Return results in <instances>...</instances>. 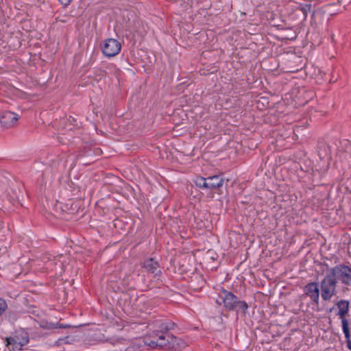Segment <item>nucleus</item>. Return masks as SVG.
<instances>
[{
	"instance_id": "obj_14",
	"label": "nucleus",
	"mask_w": 351,
	"mask_h": 351,
	"mask_svg": "<svg viewBox=\"0 0 351 351\" xmlns=\"http://www.w3.org/2000/svg\"><path fill=\"white\" fill-rule=\"evenodd\" d=\"M342 330L346 339L347 347L350 350H351V336L350 333L349 326H347L346 324L344 323V326L343 327H342Z\"/></svg>"
},
{
	"instance_id": "obj_8",
	"label": "nucleus",
	"mask_w": 351,
	"mask_h": 351,
	"mask_svg": "<svg viewBox=\"0 0 351 351\" xmlns=\"http://www.w3.org/2000/svg\"><path fill=\"white\" fill-rule=\"evenodd\" d=\"M336 306L339 310L337 315L339 316L341 319L342 327L344 326V323L346 326H348V322L346 319V315L348 313L350 302L348 300H341L336 303Z\"/></svg>"
},
{
	"instance_id": "obj_18",
	"label": "nucleus",
	"mask_w": 351,
	"mask_h": 351,
	"mask_svg": "<svg viewBox=\"0 0 351 351\" xmlns=\"http://www.w3.org/2000/svg\"><path fill=\"white\" fill-rule=\"evenodd\" d=\"M67 121L72 125H77L76 119L71 116H69V117L67 118Z\"/></svg>"
},
{
	"instance_id": "obj_9",
	"label": "nucleus",
	"mask_w": 351,
	"mask_h": 351,
	"mask_svg": "<svg viewBox=\"0 0 351 351\" xmlns=\"http://www.w3.org/2000/svg\"><path fill=\"white\" fill-rule=\"evenodd\" d=\"M143 267L147 271L153 274L154 276H158L161 274L159 264L154 258H151L145 261Z\"/></svg>"
},
{
	"instance_id": "obj_15",
	"label": "nucleus",
	"mask_w": 351,
	"mask_h": 351,
	"mask_svg": "<svg viewBox=\"0 0 351 351\" xmlns=\"http://www.w3.org/2000/svg\"><path fill=\"white\" fill-rule=\"evenodd\" d=\"M195 183L197 186L202 188V189H207L208 184H207V178H203V177H197L195 180Z\"/></svg>"
},
{
	"instance_id": "obj_13",
	"label": "nucleus",
	"mask_w": 351,
	"mask_h": 351,
	"mask_svg": "<svg viewBox=\"0 0 351 351\" xmlns=\"http://www.w3.org/2000/svg\"><path fill=\"white\" fill-rule=\"evenodd\" d=\"M144 343L145 345L148 346L149 347L152 348H158V342L156 340V334L154 333L153 336L151 337H147L144 339Z\"/></svg>"
},
{
	"instance_id": "obj_20",
	"label": "nucleus",
	"mask_w": 351,
	"mask_h": 351,
	"mask_svg": "<svg viewBox=\"0 0 351 351\" xmlns=\"http://www.w3.org/2000/svg\"><path fill=\"white\" fill-rule=\"evenodd\" d=\"M59 327H60V328H66V326H63V325H60V326H59Z\"/></svg>"
},
{
	"instance_id": "obj_12",
	"label": "nucleus",
	"mask_w": 351,
	"mask_h": 351,
	"mask_svg": "<svg viewBox=\"0 0 351 351\" xmlns=\"http://www.w3.org/2000/svg\"><path fill=\"white\" fill-rule=\"evenodd\" d=\"M175 326V324L171 322H161L158 326L159 330L158 332L165 334L169 330H172Z\"/></svg>"
},
{
	"instance_id": "obj_2",
	"label": "nucleus",
	"mask_w": 351,
	"mask_h": 351,
	"mask_svg": "<svg viewBox=\"0 0 351 351\" xmlns=\"http://www.w3.org/2000/svg\"><path fill=\"white\" fill-rule=\"evenodd\" d=\"M337 281L327 271L319 283L320 294L323 300L328 301L337 293Z\"/></svg>"
},
{
	"instance_id": "obj_5",
	"label": "nucleus",
	"mask_w": 351,
	"mask_h": 351,
	"mask_svg": "<svg viewBox=\"0 0 351 351\" xmlns=\"http://www.w3.org/2000/svg\"><path fill=\"white\" fill-rule=\"evenodd\" d=\"M304 294L309 297L312 302L317 306L319 302V284L316 282H311L304 287Z\"/></svg>"
},
{
	"instance_id": "obj_1",
	"label": "nucleus",
	"mask_w": 351,
	"mask_h": 351,
	"mask_svg": "<svg viewBox=\"0 0 351 351\" xmlns=\"http://www.w3.org/2000/svg\"><path fill=\"white\" fill-rule=\"evenodd\" d=\"M221 302L223 308L228 311H235L237 314L239 313L245 316L247 310L249 308L248 304L244 300H240L237 296L234 295L232 292L223 289L220 295Z\"/></svg>"
},
{
	"instance_id": "obj_17",
	"label": "nucleus",
	"mask_w": 351,
	"mask_h": 351,
	"mask_svg": "<svg viewBox=\"0 0 351 351\" xmlns=\"http://www.w3.org/2000/svg\"><path fill=\"white\" fill-rule=\"evenodd\" d=\"M8 309V304L6 301L0 298V317Z\"/></svg>"
},
{
	"instance_id": "obj_4",
	"label": "nucleus",
	"mask_w": 351,
	"mask_h": 351,
	"mask_svg": "<svg viewBox=\"0 0 351 351\" xmlns=\"http://www.w3.org/2000/svg\"><path fill=\"white\" fill-rule=\"evenodd\" d=\"M121 49L120 42L114 38H108L104 42L101 47L103 54L108 58L114 57L117 55Z\"/></svg>"
},
{
	"instance_id": "obj_19",
	"label": "nucleus",
	"mask_w": 351,
	"mask_h": 351,
	"mask_svg": "<svg viewBox=\"0 0 351 351\" xmlns=\"http://www.w3.org/2000/svg\"><path fill=\"white\" fill-rule=\"evenodd\" d=\"M72 0H58L60 4H62L64 7H66Z\"/></svg>"
},
{
	"instance_id": "obj_6",
	"label": "nucleus",
	"mask_w": 351,
	"mask_h": 351,
	"mask_svg": "<svg viewBox=\"0 0 351 351\" xmlns=\"http://www.w3.org/2000/svg\"><path fill=\"white\" fill-rule=\"evenodd\" d=\"M155 334L158 344V348H162L168 347V348H170L173 346L176 337L172 334L169 332L164 334L159 332H156Z\"/></svg>"
},
{
	"instance_id": "obj_3",
	"label": "nucleus",
	"mask_w": 351,
	"mask_h": 351,
	"mask_svg": "<svg viewBox=\"0 0 351 351\" xmlns=\"http://www.w3.org/2000/svg\"><path fill=\"white\" fill-rule=\"evenodd\" d=\"M330 275L337 281L341 284L351 285V268L347 265L341 264L327 270Z\"/></svg>"
},
{
	"instance_id": "obj_10",
	"label": "nucleus",
	"mask_w": 351,
	"mask_h": 351,
	"mask_svg": "<svg viewBox=\"0 0 351 351\" xmlns=\"http://www.w3.org/2000/svg\"><path fill=\"white\" fill-rule=\"evenodd\" d=\"M223 178L220 176H213L207 178L208 189L213 190L219 189L223 184Z\"/></svg>"
},
{
	"instance_id": "obj_7",
	"label": "nucleus",
	"mask_w": 351,
	"mask_h": 351,
	"mask_svg": "<svg viewBox=\"0 0 351 351\" xmlns=\"http://www.w3.org/2000/svg\"><path fill=\"white\" fill-rule=\"evenodd\" d=\"M19 119V114L11 111H5L0 117V123L3 127L9 128L14 126Z\"/></svg>"
},
{
	"instance_id": "obj_16",
	"label": "nucleus",
	"mask_w": 351,
	"mask_h": 351,
	"mask_svg": "<svg viewBox=\"0 0 351 351\" xmlns=\"http://www.w3.org/2000/svg\"><path fill=\"white\" fill-rule=\"evenodd\" d=\"M328 150V145H325L324 143H319L317 151L318 155L321 158H324V156L327 154Z\"/></svg>"
},
{
	"instance_id": "obj_11",
	"label": "nucleus",
	"mask_w": 351,
	"mask_h": 351,
	"mask_svg": "<svg viewBox=\"0 0 351 351\" xmlns=\"http://www.w3.org/2000/svg\"><path fill=\"white\" fill-rule=\"evenodd\" d=\"M6 346H8V349L11 351H17L21 350L23 347V344H21L20 342H18L13 337H9L6 338Z\"/></svg>"
}]
</instances>
